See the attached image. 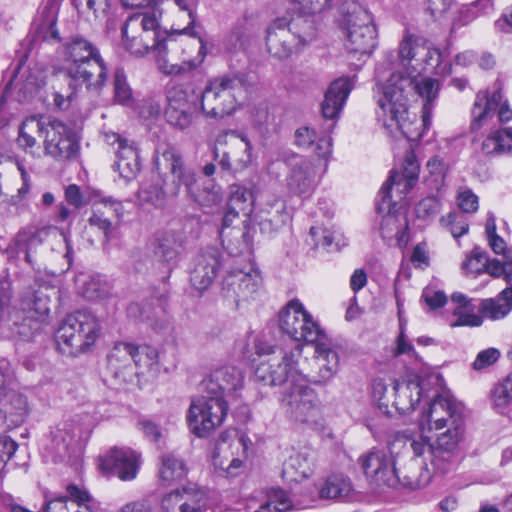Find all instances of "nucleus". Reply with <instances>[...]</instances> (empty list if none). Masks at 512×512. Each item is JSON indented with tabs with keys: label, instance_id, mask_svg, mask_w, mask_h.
Segmentation results:
<instances>
[{
	"label": "nucleus",
	"instance_id": "nucleus-1",
	"mask_svg": "<svg viewBox=\"0 0 512 512\" xmlns=\"http://www.w3.org/2000/svg\"><path fill=\"white\" fill-rule=\"evenodd\" d=\"M270 347L268 357L262 359L254 371L255 381L267 386L285 385L280 398L282 409L297 422L318 427L322 424L320 401L308 380L297 369L302 347L297 344L289 352L279 355Z\"/></svg>",
	"mask_w": 512,
	"mask_h": 512
},
{
	"label": "nucleus",
	"instance_id": "nucleus-2",
	"mask_svg": "<svg viewBox=\"0 0 512 512\" xmlns=\"http://www.w3.org/2000/svg\"><path fill=\"white\" fill-rule=\"evenodd\" d=\"M421 435L412 439L410 447L418 459L430 457L431 466L444 470L464 435L461 403L449 391L433 396L419 419Z\"/></svg>",
	"mask_w": 512,
	"mask_h": 512
},
{
	"label": "nucleus",
	"instance_id": "nucleus-3",
	"mask_svg": "<svg viewBox=\"0 0 512 512\" xmlns=\"http://www.w3.org/2000/svg\"><path fill=\"white\" fill-rule=\"evenodd\" d=\"M376 110L378 121L390 130H399L409 141L419 140L431 126L432 103L437 98L440 84L427 77L416 85L418 95L425 100L419 121L416 114L408 110L407 99L412 91V79L401 75H390L381 85Z\"/></svg>",
	"mask_w": 512,
	"mask_h": 512
},
{
	"label": "nucleus",
	"instance_id": "nucleus-4",
	"mask_svg": "<svg viewBox=\"0 0 512 512\" xmlns=\"http://www.w3.org/2000/svg\"><path fill=\"white\" fill-rule=\"evenodd\" d=\"M293 13L273 20L266 29L265 45L273 58L286 60L301 52L317 36L316 16L331 7L332 0H291Z\"/></svg>",
	"mask_w": 512,
	"mask_h": 512
},
{
	"label": "nucleus",
	"instance_id": "nucleus-5",
	"mask_svg": "<svg viewBox=\"0 0 512 512\" xmlns=\"http://www.w3.org/2000/svg\"><path fill=\"white\" fill-rule=\"evenodd\" d=\"M163 34L155 13L138 12L129 16L124 22L121 28V43L125 51L135 58H142L150 52H155L158 67L166 75L186 73L204 61L205 45L203 39L198 37L199 48L196 58L182 65L169 64L165 59L167 45Z\"/></svg>",
	"mask_w": 512,
	"mask_h": 512
},
{
	"label": "nucleus",
	"instance_id": "nucleus-6",
	"mask_svg": "<svg viewBox=\"0 0 512 512\" xmlns=\"http://www.w3.org/2000/svg\"><path fill=\"white\" fill-rule=\"evenodd\" d=\"M279 327L283 333L297 342L315 345V358L321 382L331 379L339 368L338 352L326 341L319 323L297 299L289 301L279 312Z\"/></svg>",
	"mask_w": 512,
	"mask_h": 512
},
{
	"label": "nucleus",
	"instance_id": "nucleus-7",
	"mask_svg": "<svg viewBox=\"0 0 512 512\" xmlns=\"http://www.w3.org/2000/svg\"><path fill=\"white\" fill-rule=\"evenodd\" d=\"M155 167L162 179L159 196H177L182 186L202 207L219 206L223 200L221 187L209 182L200 191H194L196 176L184 165L181 154L172 146L159 147L155 156Z\"/></svg>",
	"mask_w": 512,
	"mask_h": 512
},
{
	"label": "nucleus",
	"instance_id": "nucleus-8",
	"mask_svg": "<svg viewBox=\"0 0 512 512\" xmlns=\"http://www.w3.org/2000/svg\"><path fill=\"white\" fill-rule=\"evenodd\" d=\"M398 57L407 75L400 72H394V74L411 78L412 91H416V85L425 79L417 80V77L423 73H450V67L441 66L442 53L440 49L428 40L408 31L399 42Z\"/></svg>",
	"mask_w": 512,
	"mask_h": 512
},
{
	"label": "nucleus",
	"instance_id": "nucleus-9",
	"mask_svg": "<svg viewBox=\"0 0 512 512\" xmlns=\"http://www.w3.org/2000/svg\"><path fill=\"white\" fill-rule=\"evenodd\" d=\"M64 58L69 62L67 72L69 77L81 83H86V88H99L103 85L107 76L98 50L91 42L82 37H75L64 46Z\"/></svg>",
	"mask_w": 512,
	"mask_h": 512
},
{
	"label": "nucleus",
	"instance_id": "nucleus-10",
	"mask_svg": "<svg viewBox=\"0 0 512 512\" xmlns=\"http://www.w3.org/2000/svg\"><path fill=\"white\" fill-rule=\"evenodd\" d=\"M100 330V323L93 314L82 311L70 314L55 332L57 348L68 356L86 353L95 345Z\"/></svg>",
	"mask_w": 512,
	"mask_h": 512
},
{
	"label": "nucleus",
	"instance_id": "nucleus-11",
	"mask_svg": "<svg viewBox=\"0 0 512 512\" xmlns=\"http://www.w3.org/2000/svg\"><path fill=\"white\" fill-rule=\"evenodd\" d=\"M359 463L365 475L377 485L393 487L400 483L404 487L418 489L430 481L429 469L425 461H421L425 465L424 472L404 475L401 478L391 456L384 450H371L359 458Z\"/></svg>",
	"mask_w": 512,
	"mask_h": 512
},
{
	"label": "nucleus",
	"instance_id": "nucleus-12",
	"mask_svg": "<svg viewBox=\"0 0 512 512\" xmlns=\"http://www.w3.org/2000/svg\"><path fill=\"white\" fill-rule=\"evenodd\" d=\"M242 83L228 76L211 79L201 93L200 109L204 116L219 119L231 115L238 107Z\"/></svg>",
	"mask_w": 512,
	"mask_h": 512
},
{
	"label": "nucleus",
	"instance_id": "nucleus-13",
	"mask_svg": "<svg viewBox=\"0 0 512 512\" xmlns=\"http://www.w3.org/2000/svg\"><path fill=\"white\" fill-rule=\"evenodd\" d=\"M345 34V47L356 57L369 56L377 45V30L372 15L361 6L355 5L346 13L340 23Z\"/></svg>",
	"mask_w": 512,
	"mask_h": 512
},
{
	"label": "nucleus",
	"instance_id": "nucleus-14",
	"mask_svg": "<svg viewBox=\"0 0 512 512\" xmlns=\"http://www.w3.org/2000/svg\"><path fill=\"white\" fill-rule=\"evenodd\" d=\"M227 400L211 394L193 398L187 413L190 431L199 438L210 435L223 424L228 414Z\"/></svg>",
	"mask_w": 512,
	"mask_h": 512
},
{
	"label": "nucleus",
	"instance_id": "nucleus-15",
	"mask_svg": "<svg viewBox=\"0 0 512 512\" xmlns=\"http://www.w3.org/2000/svg\"><path fill=\"white\" fill-rule=\"evenodd\" d=\"M249 438L236 429L221 434L213 453V465L224 477H236L248 458Z\"/></svg>",
	"mask_w": 512,
	"mask_h": 512
},
{
	"label": "nucleus",
	"instance_id": "nucleus-16",
	"mask_svg": "<svg viewBox=\"0 0 512 512\" xmlns=\"http://www.w3.org/2000/svg\"><path fill=\"white\" fill-rule=\"evenodd\" d=\"M213 157L223 171L236 174L252 163V144L236 131L223 132L215 139Z\"/></svg>",
	"mask_w": 512,
	"mask_h": 512
},
{
	"label": "nucleus",
	"instance_id": "nucleus-17",
	"mask_svg": "<svg viewBox=\"0 0 512 512\" xmlns=\"http://www.w3.org/2000/svg\"><path fill=\"white\" fill-rule=\"evenodd\" d=\"M262 284L260 271L249 260L243 267H232L224 276L222 292L237 306L254 300Z\"/></svg>",
	"mask_w": 512,
	"mask_h": 512
},
{
	"label": "nucleus",
	"instance_id": "nucleus-18",
	"mask_svg": "<svg viewBox=\"0 0 512 512\" xmlns=\"http://www.w3.org/2000/svg\"><path fill=\"white\" fill-rule=\"evenodd\" d=\"M419 172L420 164L414 151L410 148L405 153L400 170L392 171L379 191L382 200L380 209H383L385 204L389 207L391 202L396 204L404 199L417 183Z\"/></svg>",
	"mask_w": 512,
	"mask_h": 512
},
{
	"label": "nucleus",
	"instance_id": "nucleus-19",
	"mask_svg": "<svg viewBox=\"0 0 512 512\" xmlns=\"http://www.w3.org/2000/svg\"><path fill=\"white\" fill-rule=\"evenodd\" d=\"M52 238L57 239L59 244L64 246V257L67 260V268H69L72 264V250L69 241L65 234L54 226L42 228L27 226L22 228L9 244L8 250L11 252L15 251L16 253H24L25 261L33 266L32 253L35 252L41 244Z\"/></svg>",
	"mask_w": 512,
	"mask_h": 512
},
{
	"label": "nucleus",
	"instance_id": "nucleus-20",
	"mask_svg": "<svg viewBox=\"0 0 512 512\" xmlns=\"http://www.w3.org/2000/svg\"><path fill=\"white\" fill-rule=\"evenodd\" d=\"M43 138L46 155L57 161L73 159L79 153V143L75 134L56 118L46 117Z\"/></svg>",
	"mask_w": 512,
	"mask_h": 512
},
{
	"label": "nucleus",
	"instance_id": "nucleus-21",
	"mask_svg": "<svg viewBox=\"0 0 512 512\" xmlns=\"http://www.w3.org/2000/svg\"><path fill=\"white\" fill-rule=\"evenodd\" d=\"M502 83L497 81L493 91H479L472 108V129H479L488 119L496 114L500 122H508L512 119V110L503 101Z\"/></svg>",
	"mask_w": 512,
	"mask_h": 512
},
{
	"label": "nucleus",
	"instance_id": "nucleus-22",
	"mask_svg": "<svg viewBox=\"0 0 512 512\" xmlns=\"http://www.w3.org/2000/svg\"><path fill=\"white\" fill-rule=\"evenodd\" d=\"M284 161L289 167L286 188L295 195L310 194L317 185L318 169L323 170L321 161L291 154Z\"/></svg>",
	"mask_w": 512,
	"mask_h": 512
},
{
	"label": "nucleus",
	"instance_id": "nucleus-23",
	"mask_svg": "<svg viewBox=\"0 0 512 512\" xmlns=\"http://www.w3.org/2000/svg\"><path fill=\"white\" fill-rule=\"evenodd\" d=\"M140 454L128 447L111 448L99 459V468L116 475L122 481L136 478L140 466Z\"/></svg>",
	"mask_w": 512,
	"mask_h": 512
},
{
	"label": "nucleus",
	"instance_id": "nucleus-24",
	"mask_svg": "<svg viewBox=\"0 0 512 512\" xmlns=\"http://www.w3.org/2000/svg\"><path fill=\"white\" fill-rule=\"evenodd\" d=\"M105 142L112 146L116 153L115 169L126 180L133 179L140 171V161L134 143L115 132L104 133Z\"/></svg>",
	"mask_w": 512,
	"mask_h": 512
},
{
	"label": "nucleus",
	"instance_id": "nucleus-25",
	"mask_svg": "<svg viewBox=\"0 0 512 512\" xmlns=\"http://www.w3.org/2000/svg\"><path fill=\"white\" fill-rule=\"evenodd\" d=\"M50 299L42 290L27 291L21 298V309L27 313L26 318L19 326L18 334L23 340H30L34 336L32 322L35 324L44 319L50 312Z\"/></svg>",
	"mask_w": 512,
	"mask_h": 512
},
{
	"label": "nucleus",
	"instance_id": "nucleus-26",
	"mask_svg": "<svg viewBox=\"0 0 512 512\" xmlns=\"http://www.w3.org/2000/svg\"><path fill=\"white\" fill-rule=\"evenodd\" d=\"M204 391L207 394L227 396L238 391L243 386V374L234 366L219 367L211 373L202 382Z\"/></svg>",
	"mask_w": 512,
	"mask_h": 512
},
{
	"label": "nucleus",
	"instance_id": "nucleus-27",
	"mask_svg": "<svg viewBox=\"0 0 512 512\" xmlns=\"http://www.w3.org/2000/svg\"><path fill=\"white\" fill-rule=\"evenodd\" d=\"M95 198L93 201V213L88 222L91 226L101 230L106 239L109 240L110 234L114 229L110 216L121 221L124 215V207L121 201L111 196H103L97 193Z\"/></svg>",
	"mask_w": 512,
	"mask_h": 512
},
{
	"label": "nucleus",
	"instance_id": "nucleus-28",
	"mask_svg": "<svg viewBox=\"0 0 512 512\" xmlns=\"http://www.w3.org/2000/svg\"><path fill=\"white\" fill-rule=\"evenodd\" d=\"M65 496L45 498L42 512H93L92 497L76 485H69Z\"/></svg>",
	"mask_w": 512,
	"mask_h": 512
},
{
	"label": "nucleus",
	"instance_id": "nucleus-29",
	"mask_svg": "<svg viewBox=\"0 0 512 512\" xmlns=\"http://www.w3.org/2000/svg\"><path fill=\"white\" fill-rule=\"evenodd\" d=\"M286 203L281 198L266 194L255 213V220L263 233H272L281 228L288 220Z\"/></svg>",
	"mask_w": 512,
	"mask_h": 512
},
{
	"label": "nucleus",
	"instance_id": "nucleus-30",
	"mask_svg": "<svg viewBox=\"0 0 512 512\" xmlns=\"http://www.w3.org/2000/svg\"><path fill=\"white\" fill-rule=\"evenodd\" d=\"M219 266L218 249L214 247L205 249L197 256L190 273V282L193 287L198 291L206 290L216 278Z\"/></svg>",
	"mask_w": 512,
	"mask_h": 512
},
{
	"label": "nucleus",
	"instance_id": "nucleus-31",
	"mask_svg": "<svg viewBox=\"0 0 512 512\" xmlns=\"http://www.w3.org/2000/svg\"><path fill=\"white\" fill-rule=\"evenodd\" d=\"M352 88L353 78L348 76L340 77L330 84L322 103L324 118L333 120L338 117Z\"/></svg>",
	"mask_w": 512,
	"mask_h": 512
},
{
	"label": "nucleus",
	"instance_id": "nucleus-32",
	"mask_svg": "<svg viewBox=\"0 0 512 512\" xmlns=\"http://www.w3.org/2000/svg\"><path fill=\"white\" fill-rule=\"evenodd\" d=\"M137 345L129 342L116 343L108 354V368L115 378L127 381L131 375Z\"/></svg>",
	"mask_w": 512,
	"mask_h": 512
},
{
	"label": "nucleus",
	"instance_id": "nucleus-33",
	"mask_svg": "<svg viewBox=\"0 0 512 512\" xmlns=\"http://www.w3.org/2000/svg\"><path fill=\"white\" fill-rule=\"evenodd\" d=\"M391 384V395L393 396L391 407H394L399 414H406L414 410L422 397L421 383L392 381Z\"/></svg>",
	"mask_w": 512,
	"mask_h": 512
},
{
	"label": "nucleus",
	"instance_id": "nucleus-34",
	"mask_svg": "<svg viewBox=\"0 0 512 512\" xmlns=\"http://www.w3.org/2000/svg\"><path fill=\"white\" fill-rule=\"evenodd\" d=\"M451 302L455 305L452 312L455 319L450 322V327H479L482 325L483 318L477 314L479 308L473 303L472 299L456 292L452 294Z\"/></svg>",
	"mask_w": 512,
	"mask_h": 512
},
{
	"label": "nucleus",
	"instance_id": "nucleus-35",
	"mask_svg": "<svg viewBox=\"0 0 512 512\" xmlns=\"http://www.w3.org/2000/svg\"><path fill=\"white\" fill-rule=\"evenodd\" d=\"M151 245L157 261L166 263L168 266H174L183 251V240L175 232H164L158 235Z\"/></svg>",
	"mask_w": 512,
	"mask_h": 512
},
{
	"label": "nucleus",
	"instance_id": "nucleus-36",
	"mask_svg": "<svg viewBox=\"0 0 512 512\" xmlns=\"http://www.w3.org/2000/svg\"><path fill=\"white\" fill-rule=\"evenodd\" d=\"M295 143L301 148H309L315 144L314 152L318 160L323 161V172H326L328 160L332 154V139L329 135L317 137L314 130L301 127L295 132Z\"/></svg>",
	"mask_w": 512,
	"mask_h": 512
},
{
	"label": "nucleus",
	"instance_id": "nucleus-37",
	"mask_svg": "<svg viewBox=\"0 0 512 512\" xmlns=\"http://www.w3.org/2000/svg\"><path fill=\"white\" fill-rule=\"evenodd\" d=\"M316 468V453L301 451L289 457L284 463L282 474L290 481L309 478Z\"/></svg>",
	"mask_w": 512,
	"mask_h": 512
},
{
	"label": "nucleus",
	"instance_id": "nucleus-38",
	"mask_svg": "<svg viewBox=\"0 0 512 512\" xmlns=\"http://www.w3.org/2000/svg\"><path fill=\"white\" fill-rule=\"evenodd\" d=\"M220 237L224 249L230 256L245 255L250 260L252 251V239L246 227H233L228 232L220 231Z\"/></svg>",
	"mask_w": 512,
	"mask_h": 512
},
{
	"label": "nucleus",
	"instance_id": "nucleus-39",
	"mask_svg": "<svg viewBox=\"0 0 512 512\" xmlns=\"http://www.w3.org/2000/svg\"><path fill=\"white\" fill-rule=\"evenodd\" d=\"M46 117L33 115L27 117L20 125L18 136L16 139L17 145L26 153L32 154L33 149L37 146V139L34 133H38L43 137L45 128Z\"/></svg>",
	"mask_w": 512,
	"mask_h": 512
},
{
	"label": "nucleus",
	"instance_id": "nucleus-40",
	"mask_svg": "<svg viewBox=\"0 0 512 512\" xmlns=\"http://www.w3.org/2000/svg\"><path fill=\"white\" fill-rule=\"evenodd\" d=\"M80 433V428L73 421H63L57 424L50 433V449L56 457L61 458L70 444Z\"/></svg>",
	"mask_w": 512,
	"mask_h": 512
},
{
	"label": "nucleus",
	"instance_id": "nucleus-41",
	"mask_svg": "<svg viewBox=\"0 0 512 512\" xmlns=\"http://www.w3.org/2000/svg\"><path fill=\"white\" fill-rule=\"evenodd\" d=\"M512 310V288H505L496 298L481 301L479 312L482 318L498 320L507 316Z\"/></svg>",
	"mask_w": 512,
	"mask_h": 512
},
{
	"label": "nucleus",
	"instance_id": "nucleus-42",
	"mask_svg": "<svg viewBox=\"0 0 512 512\" xmlns=\"http://www.w3.org/2000/svg\"><path fill=\"white\" fill-rule=\"evenodd\" d=\"M310 236L315 246L322 247L329 252L339 251L347 245V239L343 232L335 226H313L310 228Z\"/></svg>",
	"mask_w": 512,
	"mask_h": 512
},
{
	"label": "nucleus",
	"instance_id": "nucleus-43",
	"mask_svg": "<svg viewBox=\"0 0 512 512\" xmlns=\"http://www.w3.org/2000/svg\"><path fill=\"white\" fill-rule=\"evenodd\" d=\"M408 222L405 217L388 213L383 216L380 223V233L384 240H395L398 246L405 245L407 238Z\"/></svg>",
	"mask_w": 512,
	"mask_h": 512
},
{
	"label": "nucleus",
	"instance_id": "nucleus-44",
	"mask_svg": "<svg viewBox=\"0 0 512 512\" xmlns=\"http://www.w3.org/2000/svg\"><path fill=\"white\" fill-rule=\"evenodd\" d=\"M159 481L163 486H169L186 476V468L181 459L173 453H165L160 457L158 467Z\"/></svg>",
	"mask_w": 512,
	"mask_h": 512
},
{
	"label": "nucleus",
	"instance_id": "nucleus-45",
	"mask_svg": "<svg viewBox=\"0 0 512 512\" xmlns=\"http://www.w3.org/2000/svg\"><path fill=\"white\" fill-rule=\"evenodd\" d=\"M75 281L79 293L88 300L102 299L109 294L110 286L108 282L99 275L81 273Z\"/></svg>",
	"mask_w": 512,
	"mask_h": 512
},
{
	"label": "nucleus",
	"instance_id": "nucleus-46",
	"mask_svg": "<svg viewBox=\"0 0 512 512\" xmlns=\"http://www.w3.org/2000/svg\"><path fill=\"white\" fill-rule=\"evenodd\" d=\"M161 505L165 512H191V508L200 510L193 493L186 489L169 492L163 497Z\"/></svg>",
	"mask_w": 512,
	"mask_h": 512
},
{
	"label": "nucleus",
	"instance_id": "nucleus-47",
	"mask_svg": "<svg viewBox=\"0 0 512 512\" xmlns=\"http://www.w3.org/2000/svg\"><path fill=\"white\" fill-rule=\"evenodd\" d=\"M175 5L178 7L179 12L186 18V25L181 27L178 25L177 27L172 28V33L168 36L170 38L173 33L179 35H189L191 37H197L196 32L194 31V25L197 18V7L199 4V0H173Z\"/></svg>",
	"mask_w": 512,
	"mask_h": 512
},
{
	"label": "nucleus",
	"instance_id": "nucleus-48",
	"mask_svg": "<svg viewBox=\"0 0 512 512\" xmlns=\"http://www.w3.org/2000/svg\"><path fill=\"white\" fill-rule=\"evenodd\" d=\"M127 314L135 320L151 322V325L158 331H164L170 325L167 319H164L160 324L154 323V308L148 301L130 303L127 307Z\"/></svg>",
	"mask_w": 512,
	"mask_h": 512
},
{
	"label": "nucleus",
	"instance_id": "nucleus-49",
	"mask_svg": "<svg viewBox=\"0 0 512 512\" xmlns=\"http://www.w3.org/2000/svg\"><path fill=\"white\" fill-rule=\"evenodd\" d=\"M228 206L245 214L252 212V206H254L252 191L239 184L231 185L229 188Z\"/></svg>",
	"mask_w": 512,
	"mask_h": 512
},
{
	"label": "nucleus",
	"instance_id": "nucleus-50",
	"mask_svg": "<svg viewBox=\"0 0 512 512\" xmlns=\"http://www.w3.org/2000/svg\"><path fill=\"white\" fill-rule=\"evenodd\" d=\"M351 492L352 486L349 479L334 475L326 480L320 490V496L329 499H346Z\"/></svg>",
	"mask_w": 512,
	"mask_h": 512
},
{
	"label": "nucleus",
	"instance_id": "nucleus-51",
	"mask_svg": "<svg viewBox=\"0 0 512 512\" xmlns=\"http://www.w3.org/2000/svg\"><path fill=\"white\" fill-rule=\"evenodd\" d=\"M134 364L142 372L156 375L159 372V354L156 348L149 345H137V355Z\"/></svg>",
	"mask_w": 512,
	"mask_h": 512
},
{
	"label": "nucleus",
	"instance_id": "nucleus-52",
	"mask_svg": "<svg viewBox=\"0 0 512 512\" xmlns=\"http://www.w3.org/2000/svg\"><path fill=\"white\" fill-rule=\"evenodd\" d=\"M64 82L66 83L65 87H59L54 92V104L59 109H67L74 99L79 88L86 83H81V81H76L69 77L68 74L64 75Z\"/></svg>",
	"mask_w": 512,
	"mask_h": 512
},
{
	"label": "nucleus",
	"instance_id": "nucleus-53",
	"mask_svg": "<svg viewBox=\"0 0 512 512\" xmlns=\"http://www.w3.org/2000/svg\"><path fill=\"white\" fill-rule=\"evenodd\" d=\"M198 97L193 93H189L182 86H173L167 92V108L166 109H180L197 107L196 101Z\"/></svg>",
	"mask_w": 512,
	"mask_h": 512
},
{
	"label": "nucleus",
	"instance_id": "nucleus-54",
	"mask_svg": "<svg viewBox=\"0 0 512 512\" xmlns=\"http://www.w3.org/2000/svg\"><path fill=\"white\" fill-rule=\"evenodd\" d=\"M440 224L448 229L454 238L465 235L469 230L466 218L458 212H450L446 216H442Z\"/></svg>",
	"mask_w": 512,
	"mask_h": 512
},
{
	"label": "nucleus",
	"instance_id": "nucleus-55",
	"mask_svg": "<svg viewBox=\"0 0 512 512\" xmlns=\"http://www.w3.org/2000/svg\"><path fill=\"white\" fill-rule=\"evenodd\" d=\"M372 396L378 402L379 409L387 415H391L390 406L393 400L391 389L383 379H375L372 384Z\"/></svg>",
	"mask_w": 512,
	"mask_h": 512
},
{
	"label": "nucleus",
	"instance_id": "nucleus-56",
	"mask_svg": "<svg viewBox=\"0 0 512 512\" xmlns=\"http://www.w3.org/2000/svg\"><path fill=\"white\" fill-rule=\"evenodd\" d=\"M265 507L274 512H287L292 509V501L289 494L279 488H273L267 493Z\"/></svg>",
	"mask_w": 512,
	"mask_h": 512
},
{
	"label": "nucleus",
	"instance_id": "nucleus-57",
	"mask_svg": "<svg viewBox=\"0 0 512 512\" xmlns=\"http://www.w3.org/2000/svg\"><path fill=\"white\" fill-rule=\"evenodd\" d=\"M196 110L197 107L166 109L165 117L171 125L180 129H186L192 124L193 114Z\"/></svg>",
	"mask_w": 512,
	"mask_h": 512
},
{
	"label": "nucleus",
	"instance_id": "nucleus-58",
	"mask_svg": "<svg viewBox=\"0 0 512 512\" xmlns=\"http://www.w3.org/2000/svg\"><path fill=\"white\" fill-rule=\"evenodd\" d=\"M512 400V373L492 391V401L496 409L502 410Z\"/></svg>",
	"mask_w": 512,
	"mask_h": 512
},
{
	"label": "nucleus",
	"instance_id": "nucleus-59",
	"mask_svg": "<svg viewBox=\"0 0 512 512\" xmlns=\"http://www.w3.org/2000/svg\"><path fill=\"white\" fill-rule=\"evenodd\" d=\"M440 211L441 202L434 196L422 199L415 207V214L417 218L425 221L435 218Z\"/></svg>",
	"mask_w": 512,
	"mask_h": 512
},
{
	"label": "nucleus",
	"instance_id": "nucleus-60",
	"mask_svg": "<svg viewBox=\"0 0 512 512\" xmlns=\"http://www.w3.org/2000/svg\"><path fill=\"white\" fill-rule=\"evenodd\" d=\"M486 253L475 248L462 264V269L467 275H478L484 272Z\"/></svg>",
	"mask_w": 512,
	"mask_h": 512
},
{
	"label": "nucleus",
	"instance_id": "nucleus-61",
	"mask_svg": "<svg viewBox=\"0 0 512 512\" xmlns=\"http://www.w3.org/2000/svg\"><path fill=\"white\" fill-rule=\"evenodd\" d=\"M426 168L431 178H433L434 188L439 189L443 184L448 172V164L438 156L428 160Z\"/></svg>",
	"mask_w": 512,
	"mask_h": 512
},
{
	"label": "nucleus",
	"instance_id": "nucleus-62",
	"mask_svg": "<svg viewBox=\"0 0 512 512\" xmlns=\"http://www.w3.org/2000/svg\"><path fill=\"white\" fill-rule=\"evenodd\" d=\"M114 93L115 99L121 103L126 104L131 99V89L126 81V76L123 70H116L114 74Z\"/></svg>",
	"mask_w": 512,
	"mask_h": 512
},
{
	"label": "nucleus",
	"instance_id": "nucleus-63",
	"mask_svg": "<svg viewBox=\"0 0 512 512\" xmlns=\"http://www.w3.org/2000/svg\"><path fill=\"white\" fill-rule=\"evenodd\" d=\"M457 204L464 213H474L478 210V196L469 188H460L457 193Z\"/></svg>",
	"mask_w": 512,
	"mask_h": 512
},
{
	"label": "nucleus",
	"instance_id": "nucleus-64",
	"mask_svg": "<svg viewBox=\"0 0 512 512\" xmlns=\"http://www.w3.org/2000/svg\"><path fill=\"white\" fill-rule=\"evenodd\" d=\"M422 299L431 309L440 308L447 302V296L444 291L437 289L432 285L424 288L422 292Z\"/></svg>",
	"mask_w": 512,
	"mask_h": 512
}]
</instances>
